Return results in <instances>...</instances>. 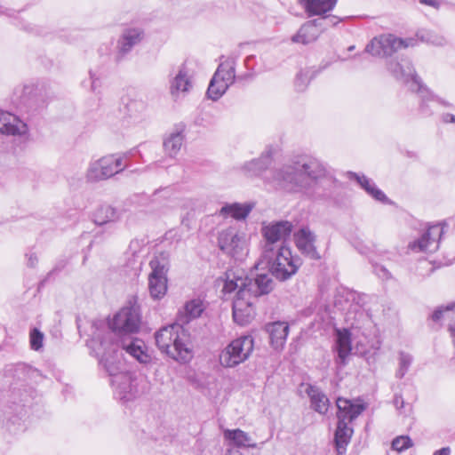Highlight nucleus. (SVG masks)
<instances>
[{"mask_svg":"<svg viewBox=\"0 0 455 455\" xmlns=\"http://www.w3.org/2000/svg\"><path fill=\"white\" fill-rule=\"evenodd\" d=\"M204 310V307L201 299H194L188 301L184 306L186 319L182 322L188 323L190 320L199 317Z\"/></svg>","mask_w":455,"mask_h":455,"instance_id":"2f4dec72","label":"nucleus"},{"mask_svg":"<svg viewBox=\"0 0 455 455\" xmlns=\"http://www.w3.org/2000/svg\"><path fill=\"white\" fill-rule=\"evenodd\" d=\"M300 36H300V33H299V34H297L296 36H294L292 37V40H293L294 42H297V43H300V42H301V43H303V44H304V43H306L304 40H300Z\"/></svg>","mask_w":455,"mask_h":455,"instance_id":"de8ad7c7","label":"nucleus"},{"mask_svg":"<svg viewBox=\"0 0 455 455\" xmlns=\"http://www.w3.org/2000/svg\"><path fill=\"white\" fill-rule=\"evenodd\" d=\"M252 208L253 204H239L235 202L223 206L220 210V213L225 217L230 216L236 220H242L249 215Z\"/></svg>","mask_w":455,"mask_h":455,"instance_id":"a878e982","label":"nucleus"},{"mask_svg":"<svg viewBox=\"0 0 455 455\" xmlns=\"http://www.w3.org/2000/svg\"><path fill=\"white\" fill-rule=\"evenodd\" d=\"M251 295H244L240 298H235L233 301V318L240 325H246L254 317V309L251 301Z\"/></svg>","mask_w":455,"mask_h":455,"instance_id":"2eb2a0df","label":"nucleus"},{"mask_svg":"<svg viewBox=\"0 0 455 455\" xmlns=\"http://www.w3.org/2000/svg\"><path fill=\"white\" fill-rule=\"evenodd\" d=\"M114 395L116 399L125 403L133 400L138 395L137 379L131 373H123L112 381Z\"/></svg>","mask_w":455,"mask_h":455,"instance_id":"ddd939ff","label":"nucleus"},{"mask_svg":"<svg viewBox=\"0 0 455 455\" xmlns=\"http://www.w3.org/2000/svg\"><path fill=\"white\" fill-rule=\"evenodd\" d=\"M348 424L345 423L344 419H341V422L338 421L334 434V443L338 455H345L347 447L354 434L353 428Z\"/></svg>","mask_w":455,"mask_h":455,"instance_id":"aec40b11","label":"nucleus"},{"mask_svg":"<svg viewBox=\"0 0 455 455\" xmlns=\"http://www.w3.org/2000/svg\"><path fill=\"white\" fill-rule=\"evenodd\" d=\"M302 175V170H299V172H295V173H291V172H287V178L291 182L293 180H297V178L300 177Z\"/></svg>","mask_w":455,"mask_h":455,"instance_id":"c03bdc74","label":"nucleus"},{"mask_svg":"<svg viewBox=\"0 0 455 455\" xmlns=\"http://www.w3.org/2000/svg\"><path fill=\"white\" fill-rule=\"evenodd\" d=\"M259 265L267 267L276 279L286 281L297 273L301 260L292 256L289 247H279L271 252H262Z\"/></svg>","mask_w":455,"mask_h":455,"instance_id":"7ed1b4c3","label":"nucleus"},{"mask_svg":"<svg viewBox=\"0 0 455 455\" xmlns=\"http://www.w3.org/2000/svg\"><path fill=\"white\" fill-rule=\"evenodd\" d=\"M27 266L29 267H35L38 262V258L35 252L26 253Z\"/></svg>","mask_w":455,"mask_h":455,"instance_id":"ea45409f","label":"nucleus"},{"mask_svg":"<svg viewBox=\"0 0 455 455\" xmlns=\"http://www.w3.org/2000/svg\"><path fill=\"white\" fill-rule=\"evenodd\" d=\"M292 224L287 220H281L264 225L261 228L265 239L262 252H268L279 247H287L283 241L290 236Z\"/></svg>","mask_w":455,"mask_h":455,"instance_id":"1a4fd4ad","label":"nucleus"},{"mask_svg":"<svg viewBox=\"0 0 455 455\" xmlns=\"http://www.w3.org/2000/svg\"><path fill=\"white\" fill-rule=\"evenodd\" d=\"M152 269L148 276V289L151 297L155 299L163 298L167 291V272L169 260L164 253L156 256L150 260Z\"/></svg>","mask_w":455,"mask_h":455,"instance_id":"0eeeda50","label":"nucleus"},{"mask_svg":"<svg viewBox=\"0 0 455 455\" xmlns=\"http://www.w3.org/2000/svg\"><path fill=\"white\" fill-rule=\"evenodd\" d=\"M357 314H359L360 316H363V310H359Z\"/></svg>","mask_w":455,"mask_h":455,"instance_id":"09e8293b","label":"nucleus"},{"mask_svg":"<svg viewBox=\"0 0 455 455\" xmlns=\"http://www.w3.org/2000/svg\"><path fill=\"white\" fill-rule=\"evenodd\" d=\"M27 132V124L16 116L0 111V133L7 135H20Z\"/></svg>","mask_w":455,"mask_h":455,"instance_id":"a211bd4d","label":"nucleus"},{"mask_svg":"<svg viewBox=\"0 0 455 455\" xmlns=\"http://www.w3.org/2000/svg\"><path fill=\"white\" fill-rule=\"evenodd\" d=\"M269 334L270 344L275 350L283 348L289 334V325L284 322H274L266 326Z\"/></svg>","mask_w":455,"mask_h":455,"instance_id":"6ab92c4d","label":"nucleus"},{"mask_svg":"<svg viewBox=\"0 0 455 455\" xmlns=\"http://www.w3.org/2000/svg\"><path fill=\"white\" fill-rule=\"evenodd\" d=\"M234 80L235 69L228 65L220 64L209 84L208 96L214 100L220 99Z\"/></svg>","mask_w":455,"mask_h":455,"instance_id":"f8f14e48","label":"nucleus"},{"mask_svg":"<svg viewBox=\"0 0 455 455\" xmlns=\"http://www.w3.org/2000/svg\"><path fill=\"white\" fill-rule=\"evenodd\" d=\"M183 142L182 132H175L170 135L164 142L165 152L170 156H174L180 151Z\"/></svg>","mask_w":455,"mask_h":455,"instance_id":"473e14b6","label":"nucleus"},{"mask_svg":"<svg viewBox=\"0 0 455 455\" xmlns=\"http://www.w3.org/2000/svg\"><path fill=\"white\" fill-rule=\"evenodd\" d=\"M191 86V83L187 74L180 71V73L174 78L173 84L172 85V93L177 94L180 92H187Z\"/></svg>","mask_w":455,"mask_h":455,"instance_id":"f704fd0d","label":"nucleus"},{"mask_svg":"<svg viewBox=\"0 0 455 455\" xmlns=\"http://www.w3.org/2000/svg\"><path fill=\"white\" fill-rule=\"evenodd\" d=\"M392 449L402 452L413 445L411 439L408 435H400L392 441Z\"/></svg>","mask_w":455,"mask_h":455,"instance_id":"e433bc0d","label":"nucleus"},{"mask_svg":"<svg viewBox=\"0 0 455 455\" xmlns=\"http://www.w3.org/2000/svg\"><path fill=\"white\" fill-rule=\"evenodd\" d=\"M298 164H301L303 172L309 178L316 180L325 175V169L316 159L308 158Z\"/></svg>","mask_w":455,"mask_h":455,"instance_id":"c756f323","label":"nucleus"},{"mask_svg":"<svg viewBox=\"0 0 455 455\" xmlns=\"http://www.w3.org/2000/svg\"><path fill=\"white\" fill-rule=\"evenodd\" d=\"M143 37L141 30L131 28L126 30L119 41V48L122 53H125L132 49L133 45L140 43Z\"/></svg>","mask_w":455,"mask_h":455,"instance_id":"c85d7f7f","label":"nucleus"},{"mask_svg":"<svg viewBox=\"0 0 455 455\" xmlns=\"http://www.w3.org/2000/svg\"><path fill=\"white\" fill-rule=\"evenodd\" d=\"M448 331L451 334V337L452 338V343L455 347V325L452 323L448 324Z\"/></svg>","mask_w":455,"mask_h":455,"instance_id":"a18cd8bd","label":"nucleus"},{"mask_svg":"<svg viewBox=\"0 0 455 455\" xmlns=\"http://www.w3.org/2000/svg\"><path fill=\"white\" fill-rule=\"evenodd\" d=\"M248 288L251 289V295L259 297L269 293L273 289L272 278L267 274H259L254 279L247 277Z\"/></svg>","mask_w":455,"mask_h":455,"instance_id":"412c9836","label":"nucleus"},{"mask_svg":"<svg viewBox=\"0 0 455 455\" xmlns=\"http://www.w3.org/2000/svg\"><path fill=\"white\" fill-rule=\"evenodd\" d=\"M338 0H301L309 15H323L331 11Z\"/></svg>","mask_w":455,"mask_h":455,"instance_id":"393cba45","label":"nucleus"},{"mask_svg":"<svg viewBox=\"0 0 455 455\" xmlns=\"http://www.w3.org/2000/svg\"><path fill=\"white\" fill-rule=\"evenodd\" d=\"M336 405L338 421L341 422V419H344L345 423H351L364 410L363 404L354 403L352 401L341 397L337 399Z\"/></svg>","mask_w":455,"mask_h":455,"instance_id":"f3484780","label":"nucleus"},{"mask_svg":"<svg viewBox=\"0 0 455 455\" xmlns=\"http://www.w3.org/2000/svg\"><path fill=\"white\" fill-rule=\"evenodd\" d=\"M118 217L119 212L116 207L105 203L93 213V221L95 224L101 226L105 223L116 220Z\"/></svg>","mask_w":455,"mask_h":455,"instance_id":"bb28decb","label":"nucleus"},{"mask_svg":"<svg viewBox=\"0 0 455 455\" xmlns=\"http://www.w3.org/2000/svg\"><path fill=\"white\" fill-rule=\"evenodd\" d=\"M156 344L162 353L172 359L186 363L193 357L188 331L179 323L161 328L155 334Z\"/></svg>","mask_w":455,"mask_h":455,"instance_id":"f03ea898","label":"nucleus"},{"mask_svg":"<svg viewBox=\"0 0 455 455\" xmlns=\"http://www.w3.org/2000/svg\"><path fill=\"white\" fill-rule=\"evenodd\" d=\"M430 318L435 323H439L441 320H446L448 321V324L452 323L455 325V303L437 307L433 312Z\"/></svg>","mask_w":455,"mask_h":455,"instance_id":"7c9ffc66","label":"nucleus"},{"mask_svg":"<svg viewBox=\"0 0 455 455\" xmlns=\"http://www.w3.org/2000/svg\"><path fill=\"white\" fill-rule=\"evenodd\" d=\"M412 360L413 358L410 354L403 351L399 353V367L395 372V377L397 379H403L404 377L412 363Z\"/></svg>","mask_w":455,"mask_h":455,"instance_id":"c9c22d12","label":"nucleus"},{"mask_svg":"<svg viewBox=\"0 0 455 455\" xmlns=\"http://www.w3.org/2000/svg\"><path fill=\"white\" fill-rule=\"evenodd\" d=\"M355 248L361 253V254H367L370 251V248L362 244L361 243H354Z\"/></svg>","mask_w":455,"mask_h":455,"instance_id":"79ce46f5","label":"nucleus"},{"mask_svg":"<svg viewBox=\"0 0 455 455\" xmlns=\"http://www.w3.org/2000/svg\"><path fill=\"white\" fill-rule=\"evenodd\" d=\"M417 45V40L412 37L402 38L393 34H384L374 37L367 45V52L373 55L392 56L393 54Z\"/></svg>","mask_w":455,"mask_h":455,"instance_id":"39448f33","label":"nucleus"},{"mask_svg":"<svg viewBox=\"0 0 455 455\" xmlns=\"http://www.w3.org/2000/svg\"><path fill=\"white\" fill-rule=\"evenodd\" d=\"M446 226L445 222L429 225L419 238L409 243L408 248L414 252H435Z\"/></svg>","mask_w":455,"mask_h":455,"instance_id":"9d476101","label":"nucleus"},{"mask_svg":"<svg viewBox=\"0 0 455 455\" xmlns=\"http://www.w3.org/2000/svg\"><path fill=\"white\" fill-rule=\"evenodd\" d=\"M124 169L123 159L116 155H109L101 157L90 169L88 177L91 180L97 181L108 179Z\"/></svg>","mask_w":455,"mask_h":455,"instance_id":"9b49d317","label":"nucleus"},{"mask_svg":"<svg viewBox=\"0 0 455 455\" xmlns=\"http://www.w3.org/2000/svg\"><path fill=\"white\" fill-rule=\"evenodd\" d=\"M88 346L92 352L99 357V363L110 377V383L117 379V376L123 373H129L121 369V363L117 361L118 345L115 344L116 349L113 351L108 344V340L101 337L100 333H92Z\"/></svg>","mask_w":455,"mask_h":455,"instance_id":"20e7f679","label":"nucleus"},{"mask_svg":"<svg viewBox=\"0 0 455 455\" xmlns=\"http://www.w3.org/2000/svg\"><path fill=\"white\" fill-rule=\"evenodd\" d=\"M294 240L298 250L313 259H320L315 246V235L307 227H303L294 234Z\"/></svg>","mask_w":455,"mask_h":455,"instance_id":"dca6fc26","label":"nucleus"},{"mask_svg":"<svg viewBox=\"0 0 455 455\" xmlns=\"http://www.w3.org/2000/svg\"><path fill=\"white\" fill-rule=\"evenodd\" d=\"M354 176L361 187L369 194V196L374 197L375 199H384V195L382 192L375 188V186L371 183L367 177L359 176L356 174Z\"/></svg>","mask_w":455,"mask_h":455,"instance_id":"72a5a7b5","label":"nucleus"},{"mask_svg":"<svg viewBox=\"0 0 455 455\" xmlns=\"http://www.w3.org/2000/svg\"><path fill=\"white\" fill-rule=\"evenodd\" d=\"M451 448L449 446H446L435 451L433 455H451Z\"/></svg>","mask_w":455,"mask_h":455,"instance_id":"37998d69","label":"nucleus"},{"mask_svg":"<svg viewBox=\"0 0 455 455\" xmlns=\"http://www.w3.org/2000/svg\"><path fill=\"white\" fill-rule=\"evenodd\" d=\"M44 334L36 328L30 331V347L33 350L38 351L43 347Z\"/></svg>","mask_w":455,"mask_h":455,"instance_id":"4c0bfd02","label":"nucleus"},{"mask_svg":"<svg viewBox=\"0 0 455 455\" xmlns=\"http://www.w3.org/2000/svg\"><path fill=\"white\" fill-rule=\"evenodd\" d=\"M336 345L340 363L345 364L346 358L350 354L352 349L351 335L347 330L338 331Z\"/></svg>","mask_w":455,"mask_h":455,"instance_id":"cd10ccee","label":"nucleus"},{"mask_svg":"<svg viewBox=\"0 0 455 455\" xmlns=\"http://www.w3.org/2000/svg\"><path fill=\"white\" fill-rule=\"evenodd\" d=\"M306 393L310 398L311 407L320 414L328 411L330 401L328 397L315 386L307 385Z\"/></svg>","mask_w":455,"mask_h":455,"instance_id":"5701e85b","label":"nucleus"},{"mask_svg":"<svg viewBox=\"0 0 455 455\" xmlns=\"http://www.w3.org/2000/svg\"><path fill=\"white\" fill-rule=\"evenodd\" d=\"M421 4L437 7L438 4L435 0H420Z\"/></svg>","mask_w":455,"mask_h":455,"instance_id":"49530a36","label":"nucleus"},{"mask_svg":"<svg viewBox=\"0 0 455 455\" xmlns=\"http://www.w3.org/2000/svg\"><path fill=\"white\" fill-rule=\"evenodd\" d=\"M116 344L140 363L146 364L151 360L150 355L147 352L146 344L140 339L128 336L121 339Z\"/></svg>","mask_w":455,"mask_h":455,"instance_id":"4468645a","label":"nucleus"},{"mask_svg":"<svg viewBox=\"0 0 455 455\" xmlns=\"http://www.w3.org/2000/svg\"><path fill=\"white\" fill-rule=\"evenodd\" d=\"M235 290H237L235 298H240L244 295H250L251 291V289L248 288L247 285V277L230 278V275H228L223 285V292L231 293Z\"/></svg>","mask_w":455,"mask_h":455,"instance_id":"b1692460","label":"nucleus"},{"mask_svg":"<svg viewBox=\"0 0 455 455\" xmlns=\"http://www.w3.org/2000/svg\"><path fill=\"white\" fill-rule=\"evenodd\" d=\"M220 249L234 258L242 260L248 252L244 234H239L234 228L222 230L218 237Z\"/></svg>","mask_w":455,"mask_h":455,"instance_id":"6e6552de","label":"nucleus"},{"mask_svg":"<svg viewBox=\"0 0 455 455\" xmlns=\"http://www.w3.org/2000/svg\"><path fill=\"white\" fill-rule=\"evenodd\" d=\"M394 405L400 411L403 408L404 401H403V396L401 395H395V397H394Z\"/></svg>","mask_w":455,"mask_h":455,"instance_id":"a19ab883","label":"nucleus"},{"mask_svg":"<svg viewBox=\"0 0 455 455\" xmlns=\"http://www.w3.org/2000/svg\"><path fill=\"white\" fill-rule=\"evenodd\" d=\"M223 436L229 446L237 448L255 447L256 444L251 443V437L244 431L236 429H224Z\"/></svg>","mask_w":455,"mask_h":455,"instance_id":"4be33fe9","label":"nucleus"},{"mask_svg":"<svg viewBox=\"0 0 455 455\" xmlns=\"http://www.w3.org/2000/svg\"><path fill=\"white\" fill-rule=\"evenodd\" d=\"M141 323L140 307L131 304L124 307L116 313L111 323L107 324L103 321L93 322L92 325V333H100L101 337L108 340L109 347L116 349L114 337L126 336L139 331Z\"/></svg>","mask_w":455,"mask_h":455,"instance_id":"f257e3e1","label":"nucleus"},{"mask_svg":"<svg viewBox=\"0 0 455 455\" xmlns=\"http://www.w3.org/2000/svg\"><path fill=\"white\" fill-rule=\"evenodd\" d=\"M251 336H242L232 340L220 354V363L224 367H235L246 361L253 351Z\"/></svg>","mask_w":455,"mask_h":455,"instance_id":"423d86ee","label":"nucleus"},{"mask_svg":"<svg viewBox=\"0 0 455 455\" xmlns=\"http://www.w3.org/2000/svg\"><path fill=\"white\" fill-rule=\"evenodd\" d=\"M373 271L380 279L388 280L391 278L390 272L381 265L375 264L373 265Z\"/></svg>","mask_w":455,"mask_h":455,"instance_id":"58836bf2","label":"nucleus"}]
</instances>
